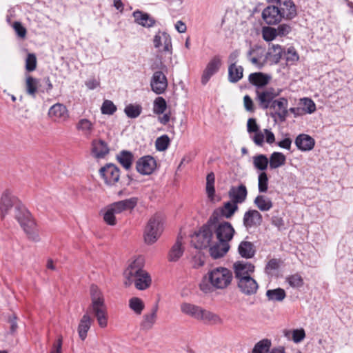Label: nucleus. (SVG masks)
<instances>
[{"label":"nucleus","mask_w":353,"mask_h":353,"mask_svg":"<svg viewBox=\"0 0 353 353\" xmlns=\"http://www.w3.org/2000/svg\"><path fill=\"white\" fill-rule=\"evenodd\" d=\"M214 181L215 176L214 173H209L206 177V193L210 199H213L215 193Z\"/></svg>","instance_id":"45"},{"label":"nucleus","mask_w":353,"mask_h":353,"mask_svg":"<svg viewBox=\"0 0 353 353\" xmlns=\"http://www.w3.org/2000/svg\"><path fill=\"white\" fill-rule=\"evenodd\" d=\"M117 159L123 168L129 170L132 165L134 155L130 151L122 150L117 155Z\"/></svg>","instance_id":"30"},{"label":"nucleus","mask_w":353,"mask_h":353,"mask_svg":"<svg viewBox=\"0 0 353 353\" xmlns=\"http://www.w3.org/2000/svg\"><path fill=\"white\" fill-rule=\"evenodd\" d=\"M269 160L265 154H258L253 157V164L255 168L264 171L268 168Z\"/></svg>","instance_id":"42"},{"label":"nucleus","mask_w":353,"mask_h":353,"mask_svg":"<svg viewBox=\"0 0 353 353\" xmlns=\"http://www.w3.org/2000/svg\"><path fill=\"white\" fill-rule=\"evenodd\" d=\"M202 308L199 306L183 303L181 305V310L183 313L189 315L196 319H199Z\"/></svg>","instance_id":"34"},{"label":"nucleus","mask_w":353,"mask_h":353,"mask_svg":"<svg viewBox=\"0 0 353 353\" xmlns=\"http://www.w3.org/2000/svg\"><path fill=\"white\" fill-rule=\"evenodd\" d=\"M162 232L161 220L159 216L151 217L144 230V240L148 244H152L157 241Z\"/></svg>","instance_id":"7"},{"label":"nucleus","mask_w":353,"mask_h":353,"mask_svg":"<svg viewBox=\"0 0 353 353\" xmlns=\"http://www.w3.org/2000/svg\"><path fill=\"white\" fill-rule=\"evenodd\" d=\"M170 143V138L166 134L158 137L155 141V146L157 150L160 152L165 151L169 147Z\"/></svg>","instance_id":"48"},{"label":"nucleus","mask_w":353,"mask_h":353,"mask_svg":"<svg viewBox=\"0 0 353 353\" xmlns=\"http://www.w3.org/2000/svg\"><path fill=\"white\" fill-rule=\"evenodd\" d=\"M305 337V332L303 329L294 330L292 331V340L294 343H300Z\"/></svg>","instance_id":"57"},{"label":"nucleus","mask_w":353,"mask_h":353,"mask_svg":"<svg viewBox=\"0 0 353 353\" xmlns=\"http://www.w3.org/2000/svg\"><path fill=\"white\" fill-rule=\"evenodd\" d=\"M91 303L79 324L78 333L81 340H85L90 328L92 319L88 313L93 314L101 328L108 325V309L105 303L103 294L96 285H92L90 289Z\"/></svg>","instance_id":"2"},{"label":"nucleus","mask_w":353,"mask_h":353,"mask_svg":"<svg viewBox=\"0 0 353 353\" xmlns=\"http://www.w3.org/2000/svg\"><path fill=\"white\" fill-rule=\"evenodd\" d=\"M262 36L265 41H271L274 40L278 35L276 28L271 27H263L262 29Z\"/></svg>","instance_id":"51"},{"label":"nucleus","mask_w":353,"mask_h":353,"mask_svg":"<svg viewBox=\"0 0 353 353\" xmlns=\"http://www.w3.org/2000/svg\"><path fill=\"white\" fill-rule=\"evenodd\" d=\"M243 68L241 65L231 63L228 67V80L231 83H236L243 78Z\"/></svg>","instance_id":"32"},{"label":"nucleus","mask_w":353,"mask_h":353,"mask_svg":"<svg viewBox=\"0 0 353 353\" xmlns=\"http://www.w3.org/2000/svg\"><path fill=\"white\" fill-rule=\"evenodd\" d=\"M213 231L216 241L210 249V256L216 259L223 257L230 250L229 242L232 239L235 230L230 222L218 221L213 223Z\"/></svg>","instance_id":"3"},{"label":"nucleus","mask_w":353,"mask_h":353,"mask_svg":"<svg viewBox=\"0 0 353 353\" xmlns=\"http://www.w3.org/2000/svg\"><path fill=\"white\" fill-rule=\"evenodd\" d=\"M91 151L95 158L102 159L109 153L110 149L105 141L102 139H94L92 141Z\"/></svg>","instance_id":"23"},{"label":"nucleus","mask_w":353,"mask_h":353,"mask_svg":"<svg viewBox=\"0 0 353 353\" xmlns=\"http://www.w3.org/2000/svg\"><path fill=\"white\" fill-rule=\"evenodd\" d=\"M228 195L232 202L235 203H242L246 199L248 190L246 186L241 184L237 187L232 186L228 192Z\"/></svg>","instance_id":"21"},{"label":"nucleus","mask_w":353,"mask_h":353,"mask_svg":"<svg viewBox=\"0 0 353 353\" xmlns=\"http://www.w3.org/2000/svg\"><path fill=\"white\" fill-rule=\"evenodd\" d=\"M276 30L278 36L283 37L291 32L292 27L288 24L283 23L280 24Z\"/></svg>","instance_id":"56"},{"label":"nucleus","mask_w":353,"mask_h":353,"mask_svg":"<svg viewBox=\"0 0 353 353\" xmlns=\"http://www.w3.org/2000/svg\"><path fill=\"white\" fill-rule=\"evenodd\" d=\"M262 17L268 25H275L281 21L283 17L277 6H269L262 12Z\"/></svg>","instance_id":"15"},{"label":"nucleus","mask_w":353,"mask_h":353,"mask_svg":"<svg viewBox=\"0 0 353 353\" xmlns=\"http://www.w3.org/2000/svg\"><path fill=\"white\" fill-rule=\"evenodd\" d=\"M138 203L137 197H131L125 200L114 202L109 206L110 210L114 212L116 214H121L126 210H131L134 209Z\"/></svg>","instance_id":"17"},{"label":"nucleus","mask_w":353,"mask_h":353,"mask_svg":"<svg viewBox=\"0 0 353 353\" xmlns=\"http://www.w3.org/2000/svg\"><path fill=\"white\" fill-rule=\"evenodd\" d=\"M284 52L281 46L279 45H272V46L269 49L268 55L270 56V60L274 63H278Z\"/></svg>","instance_id":"41"},{"label":"nucleus","mask_w":353,"mask_h":353,"mask_svg":"<svg viewBox=\"0 0 353 353\" xmlns=\"http://www.w3.org/2000/svg\"><path fill=\"white\" fill-rule=\"evenodd\" d=\"M254 204L261 212L269 211L273 207L272 200L265 195H258L254 200Z\"/></svg>","instance_id":"33"},{"label":"nucleus","mask_w":353,"mask_h":353,"mask_svg":"<svg viewBox=\"0 0 353 353\" xmlns=\"http://www.w3.org/2000/svg\"><path fill=\"white\" fill-rule=\"evenodd\" d=\"M248 79L250 83L256 86L257 89H259L269 83L270 76L262 72H254L249 75Z\"/></svg>","instance_id":"29"},{"label":"nucleus","mask_w":353,"mask_h":353,"mask_svg":"<svg viewBox=\"0 0 353 353\" xmlns=\"http://www.w3.org/2000/svg\"><path fill=\"white\" fill-rule=\"evenodd\" d=\"M115 213L110 210V207H107L106 211L103 214L104 221L110 225H115L117 224V220L115 218Z\"/></svg>","instance_id":"53"},{"label":"nucleus","mask_w":353,"mask_h":353,"mask_svg":"<svg viewBox=\"0 0 353 353\" xmlns=\"http://www.w3.org/2000/svg\"><path fill=\"white\" fill-rule=\"evenodd\" d=\"M154 46L159 48L163 46L162 51L172 52V41L169 34L165 32L159 33L154 36Z\"/></svg>","instance_id":"26"},{"label":"nucleus","mask_w":353,"mask_h":353,"mask_svg":"<svg viewBox=\"0 0 353 353\" xmlns=\"http://www.w3.org/2000/svg\"><path fill=\"white\" fill-rule=\"evenodd\" d=\"M288 101L286 98L281 97L275 99L269 108L274 110L270 113V117L274 118L275 121L276 118H279L280 121H285L288 113Z\"/></svg>","instance_id":"10"},{"label":"nucleus","mask_w":353,"mask_h":353,"mask_svg":"<svg viewBox=\"0 0 353 353\" xmlns=\"http://www.w3.org/2000/svg\"><path fill=\"white\" fill-rule=\"evenodd\" d=\"M285 156L279 152H274L270 157L269 163L270 169H276L285 163Z\"/></svg>","instance_id":"35"},{"label":"nucleus","mask_w":353,"mask_h":353,"mask_svg":"<svg viewBox=\"0 0 353 353\" xmlns=\"http://www.w3.org/2000/svg\"><path fill=\"white\" fill-rule=\"evenodd\" d=\"M232 272L226 268L218 267L209 271L199 284L200 290L204 293L212 292L214 289H225L232 280Z\"/></svg>","instance_id":"4"},{"label":"nucleus","mask_w":353,"mask_h":353,"mask_svg":"<svg viewBox=\"0 0 353 353\" xmlns=\"http://www.w3.org/2000/svg\"><path fill=\"white\" fill-rule=\"evenodd\" d=\"M258 188L260 193H265L268 188V177L265 172H262L259 174L258 177Z\"/></svg>","instance_id":"49"},{"label":"nucleus","mask_w":353,"mask_h":353,"mask_svg":"<svg viewBox=\"0 0 353 353\" xmlns=\"http://www.w3.org/2000/svg\"><path fill=\"white\" fill-rule=\"evenodd\" d=\"M292 139L290 138H285L283 139L281 141H279L277 143L278 146H279L281 148H284L286 150H290L291 148V144H292Z\"/></svg>","instance_id":"64"},{"label":"nucleus","mask_w":353,"mask_h":353,"mask_svg":"<svg viewBox=\"0 0 353 353\" xmlns=\"http://www.w3.org/2000/svg\"><path fill=\"white\" fill-rule=\"evenodd\" d=\"M235 277L240 279L243 276H249L254 271V266L251 263L238 261L234 264Z\"/></svg>","instance_id":"24"},{"label":"nucleus","mask_w":353,"mask_h":353,"mask_svg":"<svg viewBox=\"0 0 353 353\" xmlns=\"http://www.w3.org/2000/svg\"><path fill=\"white\" fill-rule=\"evenodd\" d=\"M286 281L288 284L294 288H299L303 285L304 282L302 276L296 273L286 277Z\"/></svg>","instance_id":"46"},{"label":"nucleus","mask_w":353,"mask_h":353,"mask_svg":"<svg viewBox=\"0 0 353 353\" xmlns=\"http://www.w3.org/2000/svg\"><path fill=\"white\" fill-rule=\"evenodd\" d=\"M13 28L19 37L24 38L26 37L27 31L21 22L15 21L13 23Z\"/></svg>","instance_id":"58"},{"label":"nucleus","mask_w":353,"mask_h":353,"mask_svg":"<svg viewBox=\"0 0 353 353\" xmlns=\"http://www.w3.org/2000/svg\"><path fill=\"white\" fill-rule=\"evenodd\" d=\"M281 90L276 91L273 88H268L263 90L256 89V101L259 106L263 110H267L270 106L275 98L280 94Z\"/></svg>","instance_id":"8"},{"label":"nucleus","mask_w":353,"mask_h":353,"mask_svg":"<svg viewBox=\"0 0 353 353\" xmlns=\"http://www.w3.org/2000/svg\"><path fill=\"white\" fill-rule=\"evenodd\" d=\"M238 205L236 203L228 201L223 204L221 208L215 210L211 216H214L216 214V218L215 222H218L220 217H225L226 219L231 218L234 214L237 211Z\"/></svg>","instance_id":"19"},{"label":"nucleus","mask_w":353,"mask_h":353,"mask_svg":"<svg viewBox=\"0 0 353 353\" xmlns=\"http://www.w3.org/2000/svg\"><path fill=\"white\" fill-rule=\"evenodd\" d=\"M302 108L305 112L311 114L316 110V105L312 99L309 98H304L302 99Z\"/></svg>","instance_id":"54"},{"label":"nucleus","mask_w":353,"mask_h":353,"mask_svg":"<svg viewBox=\"0 0 353 353\" xmlns=\"http://www.w3.org/2000/svg\"><path fill=\"white\" fill-rule=\"evenodd\" d=\"M238 281V287L242 293L252 295L256 292L259 288L258 283L250 276H243Z\"/></svg>","instance_id":"18"},{"label":"nucleus","mask_w":353,"mask_h":353,"mask_svg":"<svg viewBox=\"0 0 353 353\" xmlns=\"http://www.w3.org/2000/svg\"><path fill=\"white\" fill-rule=\"evenodd\" d=\"M39 80L28 76L26 81V90L28 95L35 97L38 89Z\"/></svg>","instance_id":"38"},{"label":"nucleus","mask_w":353,"mask_h":353,"mask_svg":"<svg viewBox=\"0 0 353 353\" xmlns=\"http://www.w3.org/2000/svg\"><path fill=\"white\" fill-rule=\"evenodd\" d=\"M262 222V214L256 210L249 209L243 215V224L248 231L252 228H258Z\"/></svg>","instance_id":"11"},{"label":"nucleus","mask_w":353,"mask_h":353,"mask_svg":"<svg viewBox=\"0 0 353 353\" xmlns=\"http://www.w3.org/2000/svg\"><path fill=\"white\" fill-rule=\"evenodd\" d=\"M124 112L128 118H137L142 112V107L139 104L130 103L124 109Z\"/></svg>","instance_id":"40"},{"label":"nucleus","mask_w":353,"mask_h":353,"mask_svg":"<svg viewBox=\"0 0 353 353\" xmlns=\"http://www.w3.org/2000/svg\"><path fill=\"white\" fill-rule=\"evenodd\" d=\"M271 347V341L268 339H264L256 343L252 353H267Z\"/></svg>","instance_id":"44"},{"label":"nucleus","mask_w":353,"mask_h":353,"mask_svg":"<svg viewBox=\"0 0 353 353\" xmlns=\"http://www.w3.org/2000/svg\"><path fill=\"white\" fill-rule=\"evenodd\" d=\"M158 305L156 304L152 307L149 313L145 314L143 316V320L141 322V330L148 331L151 330L155 324L157 319Z\"/></svg>","instance_id":"22"},{"label":"nucleus","mask_w":353,"mask_h":353,"mask_svg":"<svg viewBox=\"0 0 353 353\" xmlns=\"http://www.w3.org/2000/svg\"><path fill=\"white\" fill-rule=\"evenodd\" d=\"M266 296L269 301L281 302L285 298L286 293L283 289L278 288L267 290Z\"/></svg>","instance_id":"37"},{"label":"nucleus","mask_w":353,"mask_h":353,"mask_svg":"<svg viewBox=\"0 0 353 353\" xmlns=\"http://www.w3.org/2000/svg\"><path fill=\"white\" fill-rule=\"evenodd\" d=\"M238 250L239 254L245 259L252 258L256 252L253 243L246 241L240 243Z\"/></svg>","instance_id":"31"},{"label":"nucleus","mask_w":353,"mask_h":353,"mask_svg":"<svg viewBox=\"0 0 353 353\" xmlns=\"http://www.w3.org/2000/svg\"><path fill=\"white\" fill-rule=\"evenodd\" d=\"M243 103L245 109L248 112H253L254 111V103L250 96L245 95L243 97Z\"/></svg>","instance_id":"62"},{"label":"nucleus","mask_w":353,"mask_h":353,"mask_svg":"<svg viewBox=\"0 0 353 353\" xmlns=\"http://www.w3.org/2000/svg\"><path fill=\"white\" fill-rule=\"evenodd\" d=\"M100 176L103 179L105 184L113 185L119 181L120 178L119 168L112 163L106 164L99 170Z\"/></svg>","instance_id":"9"},{"label":"nucleus","mask_w":353,"mask_h":353,"mask_svg":"<svg viewBox=\"0 0 353 353\" xmlns=\"http://www.w3.org/2000/svg\"><path fill=\"white\" fill-rule=\"evenodd\" d=\"M143 268V260L142 258L139 257L132 261L123 273L125 279V285L129 286L134 283L136 288L139 290L148 288L151 285V277Z\"/></svg>","instance_id":"5"},{"label":"nucleus","mask_w":353,"mask_h":353,"mask_svg":"<svg viewBox=\"0 0 353 353\" xmlns=\"http://www.w3.org/2000/svg\"><path fill=\"white\" fill-rule=\"evenodd\" d=\"M156 167V160L150 155L141 157L136 163V169L137 172L143 175L152 174Z\"/></svg>","instance_id":"12"},{"label":"nucleus","mask_w":353,"mask_h":353,"mask_svg":"<svg viewBox=\"0 0 353 353\" xmlns=\"http://www.w3.org/2000/svg\"><path fill=\"white\" fill-rule=\"evenodd\" d=\"M254 133L255 134L252 137L253 141L256 145L261 146L264 142V134L260 130Z\"/></svg>","instance_id":"63"},{"label":"nucleus","mask_w":353,"mask_h":353,"mask_svg":"<svg viewBox=\"0 0 353 353\" xmlns=\"http://www.w3.org/2000/svg\"><path fill=\"white\" fill-rule=\"evenodd\" d=\"M103 114L112 115L117 111V107L112 101L105 100L101 108Z\"/></svg>","instance_id":"50"},{"label":"nucleus","mask_w":353,"mask_h":353,"mask_svg":"<svg viewBox=\"0 0 353 353\" xmlns=\"http://www.w3.org/2000/svg\"><path fill=\"white\" fill-rule=\"evenodd\" d=\"M280 265V261L277 259H270L266 266H265V272L268 274H272V272L277 270Z\"/></svg>","instance_id":"55"},{"label":"nucleus","mask_w":353,"mask_h":353,"mask_svg":"<svg viewBox=\"0 0 353 353\" xmlns=\"http://www.w3.org/2000/svg\"><path fill=\"white\" fill-rule=\"evenodd\" d=\"M199 320L212 323H221L222 322L221 319L218 314L203 309L201 310Z\"/></svg>","instance_id":"39"},{"label":"nucleus","mask_w":353,"mask_h":353,"mask_svg":"<svg viewBox=\"0 0 353 353\" xmlns=\"http://www.w3.org/2000/svg\"><path fill=\"white\" fill-rule=\"evenodd\" d=\"M248 132L249 133L256 132L259 130V127L256 123V119L250 118L247 123Z\"/></svg>","instance_id":"60"},{"label":"nucleus","mask_w":353,"mask_h":353,"mask_svg":"<svg viewBox=\"0 0 353 353\" xmlns=\"http://www.w3.org/2000/svg\"><path fill=\"white\" fill-rule=\"evenodd\" d=\"M37 68V58L34 54L29 53L26 59V70L32 72Z\"/></svg>","instance_id":"52"},{"label":"nucleus","mask_w":353,"mask_h":353,"mask_svg":"<svg viewBox=\"0 0 353 353\" xmlns=\"http://www.w3.org/2000/svg\"><path fill=\"white\" fill-rule=\"evenodd\" d=\"M167 108V103L164 98L159 97L154 101L153 112L156 114H163Z\"/></svg>","instance_id":"47"},{"label":"nucleus","mask_w":353,"mask_h":353,"mask_svg":"<svg viewBox=\"0 0 353 353\" xmlns=\"http://www.w3.org/2000/svg\"><path fill=\"white\" fill-rule=\"evenodd\" d=\"M78 131L86 138H90L94 130V124L88 119H81L76 124Z\"/></svg>","instance_id":"27"},{"label":"nucleus","mask_w":353,"mask_h":353,"mask_svg":"<svg viewBox=\"0 0 353 353\" xmlns=\"http://www.w3.org/2000/svg\"><path fill=\"white\" fill-rule=\"evenodd\" d=\"M132 16L134 18V22L143 27L151 28L155 24V20L149 14L143 12L139 10L133 12Z\"/></svg>","instance_id":"25"},{"label":"nucleus","mask_w":353,"mask_h":353,"mask_svg":"<svg viewBox=\"0 0 353 353\" xmlns=\"http://www.w3.org/2000/svg\"><path fill=\"white\" fill-rule=\"evenodd\" d=\"M183 250L181 245V241L180 238H177L176 243L172 247L169 254L168 259L170 261H176L182 256Z\"/></svg>","instance_id":"36"},{"label":"nucleus","mask_w":353,"mask_h":353,"mask_svg":"<svg viewBox=\"0 0 353 353\" xmlns=\"http://www.w3.org/2000/svg\"><path fill=\"white\" fill-rule=\"evenodd\" d=\"M271 223L273 225L276 227L279 230L284 228V220L282 217L279 216H273L271 219Z\"/></svg>","instance_id":"61"},{"label":"nucleus","mask_w":353,"mask_h":353,"mask_svg":"<svg viewBox=\"0 0 353 353\" xmlns=\"http://www.w3.org/2000/svg\"><path fill=\"white\" fill-rule=\"evenodd\" d=\"M276 6L284 19H292L297 14L296 7L292 0H277Z\"/></svg>","instance_id":"16"},{"label":"nucleus","mask_w":353,"mask_h":353,"mask_svg":"<svg viewBox=\"0 0 353 353\" xmlns=\"http://www.w3.org/2000/svg\"><path fill=\"white\" fill-rule=\"evenodd\" d=\"M294 143L299 150L306 152L314 148L315 141L308 134H300L295 139Z\"/></svg>","instance_id":"20"},{"label":"nucleus","mask_w":353,"mask_h":353,"mask_svg":"<svg viewBox=\"0 0 353 353\" xmlns=\"http://www.w3.org/2000/svg\"><path fill=\"white\" fill-rule=\"evenodd\" d=\"M0 212L3 219L7 216H13L23 229L29 239L35 242L40 240L36 224L30 213L9 190H6L1 196Z\"/></svg>","instance_id":"1"},{"label":"nucleus","mask_w":353,"mask_h":353,"mask_svg":"<svg viewBox=\"0 0 353 353\" xmlns=\"http://www.w3.org/2000/svg\"><path fill=\"white\" fill-rule=\"evenodd\" d=\"M130 308L137 314L140 315L145 307L143 301L138 297H132L129 300Z\"/></svg>","instance_id":"43"},{"label":"nucleus","mask_w":353,"mask_h":353,"mask_svg":"<svg viewBox=\"0 0 353 353\" xmlns=\"http://www.w3.org/2000/svg\"><path fill=\"white\" fill-rule=\"evenodd\" d=\"M48 114L54 119L65 121L68 118V113L65 105L61 103L53 105L49 110Z\"/></svg>","instance_id":"28"},{"label":"nucleus","mask_w":353,"mask_h":353,"mask_svg":"<svg viewBox=\"0 0 353 353\" xmlns=\"http://www.w3.org/2000/svg\"><path fill=\"white\" fill-rule=\"evenodd\" d=\"M216 214L210 216L206 223L202 225L197 232L191 236V244L196 249H210L216 244V239L213 231V223H215Z\"/></svg>","instance_id":"6"},{"label":"nucleus","mask_w":353,"mask_h":353,"mask_svg":"<svg viewBox=\"0 0 353 353\" xmlns=\"http://www.w3.org/2000/svg\"><path fill=\"white\" fill-rule=\"evenodd\" d=\"M221 65V60L219 56H214L207 64L201 76V83L205 85L210 78L216 74Z\"/></svg>","instance_id":"14"},{"label":"nucleus","mask_w":353,"mask_h":353,"mask_svg":"<svg viewBox=\"0 0 353 353\" xmlns=\"http://www.w3.org/2000/svg\"><path fill=\"white\" fill-rule=\"evenodd\" d=\"M151 90L157 94H163L167 89L168 80L161 71L154 72L150 81Z\"/></svg>","instance_id":"13"},{"label":"nucleus","mask_w":353,"mask_h":353,"mask_svg":"<svg viewBox=\"0 0 353 353\" xmlns=\"http://www.w3.org/2000/svg\"><path fill=\"white\" fill-rule=\"evenodd\" d=\"M284 54L287 61H297L299 58L296 51L292 47L289 48L288 51L284 52Z\"/></svg>","instance_id":"59"}]
</instances>
